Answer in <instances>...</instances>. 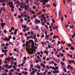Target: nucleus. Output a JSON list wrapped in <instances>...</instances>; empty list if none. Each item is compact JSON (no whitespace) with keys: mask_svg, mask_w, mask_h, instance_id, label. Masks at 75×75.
Returning <instances> with one entry per match:
<instances>
[{"mask_svg":"<svg viewBox=\"0 0 75 75\" xmlns=\"http://www.w3.org/2000/svg\"><path fill=\"white\" fill-rule=\"evenodd\" d=\"M64 70L65 72H67V70L66 69H65V67H64Z\"/></svg>","mask_w":75,"mask_h":75,"instance_id":"dca6fc26","label":"nucleus"},{"mask_svg":"<svg viewBox=\"0 0 75 75\" xmlns=\"http://www.w3.org/2000/svg\"><path fill=\"white\" fill-rule=\"evenodd\" d=\"M57 69H58V66L57 67H55V69L54 70H57Z\"/></svg>","mask_w":75,"mask_h":75,"instance_id":"aec40b11","label":"nucleus"},{"mask_svg":"<svg viewBox=\"0 0 75 75\" xmlns=\"http://www.w3.org/2000/svg\"><path fill=\"white\" fill-rule=\"evenodd\" d=\"M53 74H55V73H56V70H54V71H53Z\"/></svg>","mask_w":75,"mask_h":75,"instance_id":"09e8293b","label":"nucleus"},{"mask_svg":"<svg viewBox=\"0 0 75 75\" xmlns=\"http://www.w3.org/2000/svg\"><path fill=\"white\" fill-rule=\"evenodd\" d=\"M36 29H37V30H38V28H39V27H38V26H36Z\"/></svg>","mask_w":75,"mask_h":75,"instance_id":"79ce46f5","label":"nucleus"},{"mask_svg":"<svg viewBox=\"0 0 75 75\" xmlns=\"http://www.w3.org/2000/svg\"><path fill=\"white\" fill-rule=\"evenodd\" d=\"M35 38V41H36V42H37L38 41V40H37V38H36V37H35L34 38Z\"/></svg>","mask_w":75,"mask_h":75,"instance_id":"4468645a","label":"nucleus"},{"mask_svg":"<svg viewBox=\"0 0 75 75\" xmlns=\"http://www.w3.org/2000/svg\"><path fill=\"white\" fill-rule=\"evenodd\" d=\"M30 27H28L27 28V30L28 31V30H29L30 29Z\"/></svg>","mask_w":75,"mask_h":75,"instance_id":"a18cd8bd","label":"nucleus"},{"mask_svg":"<svg viewBox=\"0 0 75 75\" xmlns=\"http://www.w3.org/2000/svg\"><path fill=\"white\" fill-rule=\"evenodd\" d=\"M35 11H36L37 12L38 11V8L36 9Z\"/></svg>","mask_w":75,"mask_h":75,"instance_id":"052dcab7","label":"nucleus"},{"mask_svg":"<svg viewBox=\"0 0 75 75\" xmlns=\"http://www.w3.org/2000/svg\"><path fill=\"white\" fill-rule=\"evenodd\" d=\"M42 24L43 25H45V23L44 22H42Z\"/></svg>","mask_w":75,"mask_h":75,"instance_id":"69168bd1","label":"nucleus"},{"mask_svg":"<svg viewBox=\"0 0 75 75\" xmlns=\"http://www.w3.org/2000/svg\"><path fill=\"white\" fill-rule=\"evenodd\" d=\"M43 2H47V1H49V0H42Z\"/></svg>","mask_w":75,"mask_h":75,"instance_id":"412c9836","label":"nucleus"},{"mask_svg":"<svg viewBox=\"0 0 75 75\" xmlns=\"http://www.w3.org/2000/svg\"><path fill=\"white\" fill-rule=\"evenodd\" d=\"M31 13L32 14H35V12L33 11H32V12H31Z\"/></svg>","mask_w":75,"mask_h":75,"instance_id":"6ab92c4d","label":"nucleus"},{"mask_svg":"<svg viewBox=\"0 0 75 75\" xmlns=\"http://www.w3.org/2000/svg\"><path fill=\"white\" fill-rule=\"evenodd\" d=\"M65 27H66V29L67 28H68V27H69V25H68V24L67 25H65Z\"/></svg>","mask_w":75,"mask_h":75,"instance_id":"7c9ffc66","label":"nucleus"},{"mask_svg":"<svg viewBox=\"0 0 75 75\" xmlns=\"http://www.w3.org/2000/svg\"><path fill=\"white\" fill-rule=\"evenodd\" d=\"M33 9H35V8H36V7L34 6H33Z\"/></svg>","mask_w":75,"mask_h":75,"instance_id":"680f3d73","label":"nucleus"},{"mask_svg":"<svg viewBox=\"0 0 75 75\" xmlns=\"http://www.w3.org/2000/svg\"><path fill=\"white\" fill-rule=\"evenodd\" d=\"M10 41V39H8L6 37L5 38L4 41Z\"/></svg>","mask_w":75,"mask_h":75,"instance_id":"423d86ee","label":"nucleus"},{"mask_svg":"<svg viewBox=\"0 0 75 75\" xmlns=\"http://www.w3.org/2000/svg\"><path fill=\"white\" fill-rule=\"evenodd\" d=\"M5 18L6 20H9L10 19V17H9V16L6 15L5 16Z\"/></svg>","mask_w":75,"mask_h":75,"instance_id":"39448f33","label":"nucleus"},{"mask_svg":"<svg viewBox=\"0 0 75 75\" xmlns=\"http://www.w3.org/2000/svg\"><path fill=\"white\" fill-rule=\"evenodd\" d=\"M8 38H8V39H9V40L10 39H11V36H9L8 37Z\"/></svg>","mask_w":75,"mask_h":75,"instance_id":"37998d69","label":"nucleus"},{"mask_svg":"<svg viewBox=\"0 0 75 75\" xmlns=\"http://www.w3.org/2000/svg\"><path fill=\"white\" fill-rule=\"evenodd\" d=\"M35 4L37 6H39V5H40V4L38 2H35Z\"/></svg>","mask_w":75,"mask_h":75,"instance_id":"f3484780","label":"nucleus"},{"mask_svg":"<svg viewBox=\"0 0 75 75\" xmlns=\"http://www.w3.org/2000/svg\"><path fill=\"white\" fill-rule=\"evenodd\" d=\"M45 59H46V57H44L43 58V60H45Z\"/></svg>","mask_w":75,"mask_h":75,"instance_id":"bf43d9fd","label":"nucleus"},{"mask_svg":"<svg viewBox=\"0 0 75 75\" xmlns=\"http://www.w3.org/2000/svg\"><path fill=\"white\" fill-rule=\"evenodd\" d=\"M45 15V14H42L41 15V17H42V18H44V15Z\"/></svg>","mask_w":75,"mask_h":75,"instance_id":"5701e85b","label":"nucleus"},{"mask_svg":"<svg viewBox=\"0 0 75 75\" xmlns=\"http://www.w3.org/2000/svg\"><path fill=\"white\" fill-rule=\"evenodd\" d=\"M72 0H67V2L68 3H70Z\"/></svg>","mask_w":75,"mask_h":75,"instance_id":"473e14b6","label":"nucleus"},{"mask_svg":"<svg viewBox=\"0 0 75 75\" xmlns=\"http://www.w3.org/2000/svg\"><path fill=\"white\" fill-rule=\"evenodd\" d=\"M15 44H16V45H17V44H18V41H16L15 42Z\"/></svg>","mask_w":75,"mask_h":75,"instance_id":"0e129e2a","label":"nucleus"},{"mask_svg":"<svg viewBox=\"0 0 75 75\" xmlns=\"http://www.w3.org/2000/svg\"><path fill=\"white\" fill-rule=\"evenodd\" d=\"M21 16H22V17H24V15L23 14V13H21Z\"/></svg>","mask_w":75,"mask_h":75,"instance_id":"49530a36","label":"nucleus"},{"mask_svg":"<svg viewBox=\"0 0 75 75\" xmlns=\"http://www.w3.org/2000/svg\"><path fill=\"white\" fill-rule=\"evenodd\" d=\"M2 6H6V4H5V3H3L2 4Z\"/></svg>","mask_w":75,"mask_h":75,"instance_id":"f704fd0d","label":"nucleus"},{"mask_svg":"<svg viewBox=\"0 0 75 75\" xmlns=\"http://www.w3.org/2000/svg\"><path fill=\"white\" fill-rule=\"evenodd\" d=\"M26 47H31V44L29 43L27 41L26 42Z\"/></svg>","mask_w":75,"mask_h":75,"instance_id":"f257e3e1","label":"nucleus"},{"mask_svg":"<svg viewBox=\"0 0 75 75\" xmlns=\"http://www.w3.org/2000/svg\"><path fill=\"white\" fill-rule=\"evenodd\" d=\"M46 68L47 69H50V67H49V66L48 65H47L46 66Z\"/></svg>","mask_w":75,"mask_h":75,"instance_id":"393cba45","label":"nucleus"},{"mask_svg":"<svg viewBox=\"0 0 75 75\" xmlns=\"http://www.w3.org/2000/svg\"><path fill=\"white\" fill-rule=\"evenodd\" d=\"M25 60H23V64H25Z\"/></svg>","mask_w":75,"mask_h":75,"instance_id":"e433bc0d","label":"nucleus"},{"mask_svg":"<svg viewBox=\"0 0 75 75\" xmlns=\"http://www.w3.org/2000/svg\"><path fill=\"white\" fill-rule=\"evenodd\" d=\"M11 68H12V66L11 65H10L9 66V69H11Z\"/></svg>","mask_w":75,"mask_h":75,"instance_id":"58836bf2","label":"nucleus"},{"mask_svg":"<svg viewBox=\"0 0 75 75\" xmlns=\"http://www.w3.org/2000/svg\"><path fill=\"white\" fill-rule=\"evenodd\" d=\"M57 58H60V57L59 55L58 54L57 55Z\"/></svg>","mask_w":75,"mask_h":75,"instance_id":"864d4df0","label":"nucleus"},{"mask_svg":"<svg viewBox=\"0 0 75 75\" xmlns=\"http://www.w3.org/2000/svg\"><path fill=\"white\" fill-rule=\"evenodd\" d=\"M53 6L54 7H56V5H55V3H53Z\"/></svg>","mask_w":75,"mask_h":75,"instance_id":"338daca9","label":"nucleus"},{"mask_svg":"<svg viewBox=\"0 0 75 75\" xmlns=\"http://www.w3.org/2000/svg\"><path fill=\"white\" fill-rule=\"evenodd\" d=\"M61 44V42L60 41H58V44H57V46H58L59 45V44Z\"/></svg>","mask_w":75,"mask_h":75,"instance_id":"a211bd4d","label":"nucleus"},{"mask_svg":"<svg viewBox=\"0 0 75 75\" xmlns=\"http://www.w3.org/2000/svg\"><path fill=\"white\" fill-rule=\"evenodd\" d=\"M61 11H59V13L58 14L59 16H61Z\"/></svg>","mask_w":75,"mask_h":75,"instance_id":"bb28decb","label":"nucleus"},{"mask_svg":"<svg viewBox=\"0 0 75 75\" xmlns=\"http://www.w3.org/2000/svg\"><path fill=\"white\" fill-rule=\"evenodd\" d=\"M44 65V64H43V63H41L40 64V65H41V66H42V67L43 65Z\"/></svg>","mask_w":75,"mask_h":75,"instance_id":"774afa93","label":"nucleus"},{"mask_svg":"<svg viewBox=\"0 0 75 75\" xmlns=\"http://www.w3.org/2000/svg\"><path fill=\"white\" fill-rule=\"evenodd\" d=\"M8 66V64H6L5 66V68H7Z\"/></svg>","mask_w":75,"mask_h":75,"instance_id":"a878e982","label":"nucleus"},{"mask_svg":"<svg viewBox=\"0 0 75 75\" xmlns=\"http://www.w3.org/2000/svg\"><path fill=\"white\" fill-rule=\"evenodd\" d=\"M69 27L70 28H74V27L72 26L71 25H70Z\"/></svg>","mask_w":75,"mask_h":75,"instance_id":"4d7b16f0","label":"nucleus"},{"mask_svg":"<svg viewBox=\"0 0 75 75\" xmlns=\"http://www.w3.org/2000/svg\"><path fill=\"white\" fill-rule=\"evenodd\" d=\"M3 10L4 11H6V9H5V7H3Z\"/></svg>","mask_w":75,"mask_h":75,"instance_id":"c9c22d12","label":"nucleus"},{"mask_svg":"<svg viewBox=\"0 0 75 75\" xmlns=\"http://www.w3.org/2000/svg\"><path fill=\"white\" fill-rule=\"evenodd\" d=\"M14 71V69H11V70L10 71V72H13Z\"/></svg>","mask_w":75,"mask_h":75,"instance_id":"5fc2aeb1","label":"nucleus"},{"mask_svg":"<svg viewBox=\"0 0 75 75\" xmlns=\"http://www.w3.org/2000/svg\"><path fill=\"white\" fill-rule=\"evenodd\" d=\"M26 6L25 7V8L26 10H28L29 8L28 7H29V6H30V5L29 4H28V5H26Z\"/></svg>","mask_w":75,"mask_h":75,"instance_id":"f03ea898","label":"nucleus"},{"mask_svg":"<svg viewBox=\"0 0 75 75\" xmlns=\"http://www.w3.org/2000/svg\"><path fill=\"white\" fill-rule=\"evenodd\" d=\"M35 70V73H36V72H37V71H38V70H37V69H34Z\"/></svg>","mask_w":75,"mask_h":75,"instance_id":"2f4dec72","label":"nucleus"},{"mask_svg":"<svg viewBox=\"0 0 75 75\" xmlns=\"http://www.w3.org/2000/svg\"><path fill=\"white\" fill-rule=\"evenodd\" d=\"M30 34H32V35H33L34 34V32H33V31H31L30 32Z\"/></svg>","mask_w":75,"mask_h":75,"instance_id":"4c0bfd02","label":"nucleus"},{"mask_svg":"<svg viewBox=\"0 0 75 75\" xmlns=\"http://www.w3.org/2000/svg\"><path fill=\"white\" fill-rule=\"evenodd\" d=\"M71 50H74L75 49H74V47H71Z\"/></svg>","mask_w":75,"mask_h":75,"instance_id":"cd10ccee","label":"nucleus"},{"mask_svg":"<svg viewBox=\"0 0 75 75\" xmlns=\"http://www.w3.org/2000/svg\"><path fill=\"white\" fill-rule=\"evenodd\" d=\"M21 8H24V7L23 5H21Z\"/></svg>","mask_w":75,"mask_h":75,"instance_id":"c03bdc74","label":"nucleus"},{"mask_svg":"<svg viewBox=\"0 0 75 75\" xmlns=\"http://www.w3.org/2000/svg\"><path fill=\"white\" fill-rule=\"evenodd\" d=\"M31 51H32V48L30 49L29 50L28 53H30V52H31Z\"/></svg>","mask_w":75,"mask_h":75,"instance_id":"2eb2a0df","label":"nucleus"},{"mask_svg":"<svg viewBox=\"0 0 75 75\" xmlns=\"http://www.w3.org/2000/svg\"><path fill=\"white\" fill-rule=\"evenodd\" d=\"M51 48H54V46H53V45H52L51 46Z\"/></svg>","mask_w":75,"mask_h":75,"instance_id":"3c124183","label":"nucleus"},{"mask_svg":"<svg viewBox=\"0 0 75 75\" xmlns=\"http://www.w3.org/2000/svg\"><path fill=\"white\" fill-rule=\"evenodd\" d=\"M48 48H51V45H48Z\"/></svg>","mask_w":75,"mask_h":75,"instance_id":"a19ab883","label":"nucleus"},{"mask_svg":"<svg viewBox=\"0 0 75 75\" xmlns=\"http://www.w3.org/2000/svg\"><path fill=\"white\" fill-rule=\"evenodd\" d=\"M61 20L62 22L64 21V18L63 17H62L61 18Z\"/></svg>","mask_w":75,"mask_h":75,"instance_id":"de8ad7c7","label":"nucleus"},{"mask_svg":"<svg viewBox=\"0 0 75 75\" xmlns=\"http://www.w3.org/2000/svg\"><path fill=\"white\" fill-rule=\"evenodd\" d=\"M37 58L38 59H40V57L39 56H37Z\"/></svg>","mask_w":75,"mask_h":75,"instance_id":"13d9d810","label":"nucleus"},{"mask_svg":"<svg viewBox=\"0 0 75 75\" xmlns=\"http://www.w3.org/2000/svg\"><path fill=\"white\" fill-rule=\"evenodd\" d=\"M53 34L54 33H53V32H51L50 33V36H52V35H53Z\"/></svg>","mask_w":75,"mask_h":75,"instance_id":"72a5a7b5","label":"nucleus"},{"mask_svg":"<svg viewBox=\"0 0 75 75\" xmlns=\"http://www.w3.org/2000/svg\"><path fill=\"white\" fill-rule=\"evenodd\" d=\"M30 37V38H33V39H34V38L35 37V36H34V35H31Z\"/></svg>","mask_w":75,"mask_h":75,"instance_id":"7ed1b4c3","label":"nucleus"},{"mask_svg":"<svg viewBox=\"0 0 75 75\" xmlns=\"http://www.w3.org/2000/svg\"><path fill=\"white\" fill-rule=\"evenodd\" d=\"M33 40H29V42H28L29 44H31V42H33Z\"/></svg>","mask_w":75,"mask_h":75,"instance_id":"6e6552de","label":"nucleus"},{"mask_svg":"<svg viewBox=\"0 0 75 75\" xmlns=\"http://www.w3.org/2000/svg\"><path fill=\"white\" fill-rule=\"evenodd\" d=\"M5 25H6L5 23H1V27L2 28H3V27H4V26Z\"/></svg>","mask_w":75,"mask_h":75,"instance_id":"20e7f679","label":"nucleus"},{"mask_svg":"<svg viewBox=\"0 0 75 75\" xmlns=\"http://www.w3.org/2000/svg\"><path fill=\"white\" fill-rule=\"evenodd\" d=\"M53 38L54 39L56 38V35H54L53 36Z\"/></svg>","mask_w":75,"mask_h":75,"instance_id":"e2e57ef3","label":"nucleus"},{"mask_svg":"<svg viewBox=\"0 0 75 75\" xmlns=\"http://www.w3.org/2000/svg\"><path fill=\"white\" fill-rule=\"evenodd\" d=\"M50 36L49 35H46V38L47 39H49L50 38Z\"/></svg>","mask_w":75,"mask_h":75,"instance_id":"0eeeda50","label":"nucleus"},{"mask_svg":"<svg viewBox=\"0 0 75 75\" xmlns=\"http://www.w3.org/2000/svg\"><path fill=\"white\" fill-rule=\"evenodd\" d=\"M50 6H51L50 4H47L45 6V7H50Z\"/></svg>","mask_w":75,"mask_h":75,"instance_id":"1a4fd4ad","label":"nucleus"},{"mask_svg":"<svg viewBox=\"0 0 75 75\" xmlns=\"http://www.w3.org/2000/svg\"><path fill=\"white\" fill-rule=\"evenodd\" d=\"M8 4L9 5V6H11V5H13V2H11L10 3H9Z\"/></svg>","mask_w":75,"mask_h":75,"instance_id":"f8f14e48","label":"nucleus"},{"mask_svg":"<svg viewBox=\"0 0 75 75\" xmlns=\"http://www.w3.org/2000/svg\"><path fill=\"white\" fill-rule=\"evenodd\" d=\"M61 64L62 65H64L65 64V63H64V62H61Z\"/></svg>","mask_w":75,"mask_h":75,"instance_id":"c756f323","label":"nucleus"},{"mask_svg":"<svg viewBox=\"0 0 75 75\" xmlns=\"http://www.w3.org/2000/svg\"><path fill=\"white\" fill-rule=\"evenodd\" d=\"M64 58H65V57H64L62 59L63 61H65V59H64Z\"/></svg>","mask_w":75,"mask_h":75,"instance_id":"603ef678","label":"nucleus"},{"mask_svg":"<svg viewBox=\"0 0 75 75\" xmlns=\"http://www.w3.org/2000/svg\"><path fill=\"white\" fill-rule=\"evenodd\" d=\"M10 7V8H11L12 7V8H14V6H13V5H12Z\"/></svg>","mask_w":75,"mask_h":75,"instance_id":"4be33fe9","label":"nucleus"},{"mask_svg":"<svg viewBox=\"0 0 75 75\" xmlns=\"http://www.w3.org/2000/svg\"><path fill=\"white\" fill-rule=\"evenodd\" d=\"M34 72H35V71H33V72L30 73V75H34Z\"/></svg>","mask_w":75,"mask_h":75,"instance_id":"ddd939ff","label":"nucleus"},{"mask_svg":"<svg viewBox=\"0 0 75 75\" xmlns=\"http://www.w3.org/2000/svg\"><path fill=\"white\" fill-rule=\"evenodd\" d=\"M5 45L6 46V47H8V43H6V44H5Z\"/></svg>","mask_w":75,"mask_h":75,"instance_id":"ea45409f","label":"nucleus"},{"mask_svg":"<svg viewBox=\"0 0 75 75\" xmlns=\"http://www.w3.org/2000/svg\"><path fill=\"white\" fill-rule=\"evenodd\" d=\"M11 30H13V31H14V27H11Z\"/></svg>","mask_w":75,"mask_h":75,"instance_id":"c85d7f7f","label":"nucleus"},{"mask_svg":"<svg viewBox=\"0 0 75 75\" xmlns=\"http://www.w3.org/2000/svg\"><path fill=\"white\" fill-rule=\"evenodd\" d=\"M32 44L33 46V48H34V41H33V40L32 42Z\"/></svg>","mask_w":75,"mask_h":75,"instance_id":"9b49d317","label":"nucleus"},{"mask_svg":"<svg viewBox=\"0 0 75 75\" xmlns=\"http://www.w3.org/2000/svg\"><path fill=\"white\" fill-rule=\"evenodd\" d=\"M42 11L43 12H44V13H45V12H46V10L45 9H42Z\"/></svg>","mask_w":75,"mask_h":75,"instance_id":"b1692460","label":"nucleus"},{"mask_svg":"<svg viewBox=\"0 0 75 75\" xmlns=\"http://www.w3.org/2000/svg\"><path fill=\"white\" fill-rule=\"evenodd\" d=\"M40 53L42 54H44V53H43V52L42 51H40Z\"/></svg>","mask_w":75,"mask_h":75,"instance_id":"6e6d98bb","label":"nucleus"},{"mask_svg":"<svg viewBox=\"0 0 75 75\" xmlns=\"http://www.w3.org/2000/svg\"><path fill=\"white\" fill-rule=\"evenodd\" d=\"M11 10L12 12H14V8H11Z\"/></svg>","mask_w":75,"mask_h":75,"instance_id":"8fccbe9b","label":"nucleus"},{"mask_svg":"<svg viewBox=\"0 0 75 75\" xmlns=\"http://www.w3.org/2000/svg\"><path fill=\"white\" fill-rule=\"evenodd\" d=\"M23 74H24L25 75H27L28 73L27 72L25 71H23Z\"/></svg>","mask_w":75,"mask_h":75,"instance_id":"9d476101","label":"nucleus"}]
</instances>
